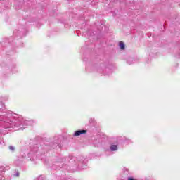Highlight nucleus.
<instances>
[{
    "instance_id": "f257e3e1",
    "label": "nucleus",
    "mask_w": 180,
    "mask_h": 180,
    "mask_svg": "<svg viewBox=\"0 0 180 180\" xmlns=\"http://www.w3.org/2000/svg\"><path fill=\"white\" fill-rule=\"evenodd\" d=\"M85 133H86V130H84V129L79 130V131H76L75 132L74 136H81V134H85Z\"/></svg>"
},
{
    "instance_id": "f03ea898",
    "label": "nucleus",
    "mask_w": 180,
    "mask_h": 180,
    "mask_svg": "<svg viewBox=\"0 0 180 180\" xmlns=\"http://www.w3.org/2000/svg\"><path fill=\"white\" fill-rule=\"evenodd\" d=\"M119 46H120V48L121 49V50H124L125 45H124V43H123V41H120Z\"/></svg>"
},
{
    "instance_id": "7ed1b4c3",
    "label": "nucleus",
    "mask_w": 180,
    "mask_h": 180,
    "mask_svg": "<svg viewBox=\"0 0 180 180\" xmlns=\"http://www.w3.org/2000/svg\"><path fill=\"white\" fill-rule=\"evenodd\" d=\"M111 151H117V145H112L110 147Z\"/></svg>"
},
{
    "instance_id": "20e7f679",
    "label": "nucleus",
    "mask_w": 180,
    "mask_h": 180,
    "mask_svg": "<svg viewBox=\"0 0 180 180\" xmlns=\"http://www.w3.org/2000/svg\"><path fill=\"white\" fill-rule=\"evenodd\" d=\"M9 150H12V151H13L15 148H13V146H9Z\"/></svg>"
}]
</instances>
